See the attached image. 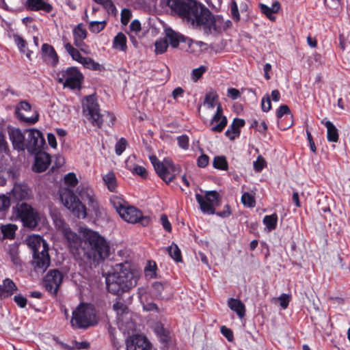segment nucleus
Returning <instances> with one entry per match:
<instances>
[{
  "mask_svg": "<svg viewBox=\"0 0 350 350\" xmlns=\"http://www.w3.org/2000/svg\"><path fill=\"white\" fill-rule=\"evenodd\" d=\"M176 17L188 28L202 31L206 36L219 30L216 16L198 0H176Z\"/></svg>",
  "mask_w": 350,
  "mask_h": 350,
  "instance_id": "nucleus-1",
  "label": "nucleus"
},
{
  "mask_svg": "<svg viewBox=\"0 0 350 350\" xmlns=\"http://www.w3.org/2000/svg\"><path fill=\"white\" fill-rule=\"evenodd\" d=\"M139 273L129 261L116 264L114 271L106 277V285L109 292L118 295L129 291L137 285Z\"/></svg>",
  "mask_w": 350,
  "mask_h": 350,
  "instance_id": "nucleus-2",
  "label": "nucleus"
},
{
  "mask_svg": "<svg viewBox=\"0 0 350 350\" xmlns=\"http://www.w3.org/2000/svg\"><path fill=\"white\" fill-rule=\"evenodd\" d=\"M83 249L90 258L105 259L109 255V245L106 239L98 232L87 228H81Z\"/></svg>",
  "mask_w": 350,
  "mask_h": 350,
  "instance_id": "nucleus-3",
  "label": "nucleus"
},
{
  "mask_svg": "<svg viewBox=\"0 0 350 350\" xmlns=\"http://www.w3.org/2000/svg\"><path fill=\"white\" fill-rule=\"evenodd\" d=\"M27 244L33 253L31 263L33 269L36 272H44L51 262L47 243L39 235H31L27 239Z\"/></svg>",
  "mask_w": 350,
  "mask_h": 350,
  "instance_id": "nucleus-4",
  "label": "nucleus"
},
{
  "mask_svg": "<svg viewBox=\"0 0 350 350\" xmlns=\"http://www.w3.org/2000/svg\"><path fill=\"white\" fill-rule=\"evenodd\" d=\"M83 112L92 124L100 128L103 123L108 125L113 124L115 117L109 112L100 113L99 105L94 95H90L82 102Z\"/></svg>",
  "mask_w": 350,
  "mask_h": 350,
  "instance_id": "nucleus-5",
  "label": "nucleus"
},
{
  "mask_svg": "<svg viewBox=\"0 0 350 350\" xmlns=\"http://www.w3.org/2000/svg\"><path fill=\"white\" fill-rule=\"evenodd\" d=\"M111 202L122 219L128 223H140L142 226H148L150 218L148 216H143L140 210L129 206L126 202L120 198L114 196L111 198Z\"/></svg>",
  "mask_w": 350,
  "mask_h": 350,
  "instance_id": "nucleus-6",
  "label": "nucleus"
},
{
  "mask_svg": "<svg viewBox=\"0 0 350 350\" xmlns=\"http://www.w3.org/2000/svg\"><path fill=\"white\" fill-rule=\"evenodd\" d=\"M96 323V313L92 305L81 304L72 312L71 319L72 327L85 329Z\"/></svg>",
  "mask_w": 350,
  "mask_h": 350,
  "instance_id": "nucleus-7",
  "label": "nucleus"
},
{
  "mask_svg": "<svg viewBox=\"0 0 350 350\" xmlns=\"http://www.w3.org/2000/svg\"><path fill=\"white\" fill-rule=\"evenodd\" d=\"M196 199L201 212L207 215L215 213V207L221 204V196L216 190L206 191L204 196L196 193Z\"/></svg>",
  "mask_w": 350,
  "mask_h": 350,
  "instance_id": "nucleus-8",
  "label": "nucleus"
},
{
  "mask_svg": "<svg viewBox=\"0 0 350 350\" xmlns=\"http://www.w3.org/2000/svg\"><path fill=\"white\" fill-rule=\"evenodd\" d=\"M60 199L63 204L78 218H85L87 215L86 208L77 198L73 191L64 189L60 193Z\"/></svg>",
  "mask_w": 350,
  "mask_h": 350,
  "instance_id": "nucleus-9",
  "label": "nucleus"
},
{
  "mask_svg": "<svg viewBox=\"0 0 350 350\" xmlns=\"http://www.w3.org/2000/svg\"><path fill=\"white\" fill-rule=\"evenodd\" d=\"M55 79L64 87L74 90L80 88L83 76L77 68L69 67L57 72Z\"/></svg>",
  "mask_w": 350,
  "mask_h": 350,
  "instance_id": "nucleus-10",
  "label": "nucleus"
},
{
  "mask_svg": "<svg viewBox=\"0 0 350 350\" xmlns=\"http://www.w3.org/2000/svg\"><path fill=\"white\" fill-rule=\"evenodd\" d=\"M17 215L23 225L28 228H35L39 221L38 213L29 204L22 202L18 204Z\"/></svg>",
  "mask_w": 350,
  "mask_h": 350,
  "instance_id": "nucleus-11",
  "label": "nucleus"
},
{
  "mask_svg": "<svg viewBox=\"0 0 350 350\" xmlns=\"http://www.w3.org/2000/svg\"><path fill=\"white\" fill-rule=\"evenodd\" d=\"M150 160L159 177L167 184L174 178V166L172 161L165 160L161 163L156 156L150 157Z\"/></svg>",
  "mask_w": 350,
  "mask_h": 350,
  "instance_id": "nucleus-12",
  "label": "nucleus"
},
{
  "mask_svg": "<svg viewBox=\"0 0 350 350\" xmlns=\"http://www.w3.org/2000/svg\"><path fill=\"white\" fill-rule=\"evenodd\" d=\"M26 149L31 153L40 152L45 144V140L42 133L36 129L27 130Z\"/></svg>",
  "mask_w": 350,
  "mask_h": 350,
  "instance_id": "nucleus-13",
  "label": "nucleus"
},
{
  "mask_svg": "<svg viewBox=\"0 0 350 350\" xmlns=\"http://www.w3.org/2000/svg\"><path fill=\"white\" fill-rule=\"evenodd\" d=\"M15 113L21 121L28 124H34L38 120V113L26 101H21L16 107Z\"/></svg>",
  "mask_w": 350,
  "mask_h": 350,
  "instance_id": "nucleus-14",
  "label": "nucleus"
},
{
  "mask_svg": "<svg viewBox=\"0 0 350 350\" xmlns=\"http://www.w3.org/2000/svg\"><path fill=\"white\" fill-rule=\"evenodd\" d=\"M125 345L126 350H155L146 337L139 334L129 336Z\"/></svg>",
  "mask_w": 350,
  "mask_h": 350,
  "instance_id": "nucleus-15",
  "label": "nucleus"
},
{
  "mask_svg": "<svg viewBox=\"0 0 350 350\" xmlns=\"http://www.w3.org/2000/svg\"><path fill=\"white\" fill-rule=\"evenodd\" d=\"M63 275L57 269L50 270L44 278L46 289L53 295H56L62 282Z\"/></svg>",
  "mask_w": 350,
  "mask_h": 350,
  "instance_id": "nucleus-16",
  "label": "nucleus"
},
{
  "mask_svg": "<svg viewBox=\"0 0 350 350\" xmlns=\"http://www.w3.org/2000/svg\"><path fill=\"white\" fill-rule=\"evenodd\" d=\"M165 38L157 40L154 43L156 54L165 53L169 46V42L173 48H175V31L170 27H165Z\"/></svg>",
  "mask_w": 350,
  "mask_h": 350,
  "instance_id": "nucleus-17",
  "label": "nucleus"
},
{
  "mask_svg": "<svg viewBox=\"0 0 350 350\" xmlns=\"http://www.w3.org/2000/svg\"><path fill=\"white\" fill-rule=\"evenodd\" d=\"M8 133L13 148L18 151L26 149L27 144L25 134L18 128L8 126Z\"/></svg>",
  "mask_w": 350,
  "mask_h": 350,
  "instance_id": "nucleus-18",
  "label": "nucleus"
},
{
  "mask_svg": "<svg viewBox=\"0 0 350 350\" xmlns=\"http://www.w3.org/2000/svg\"><path fill=\"white\" fill-rule=\"evenodd\" d=\"M214 123L217 124L212 126L211 131L216 133L222 132L228 124V119L223 116V109L220 104L217 105L216 112L210 121L211 125Z\"/></svg>",
  "mask_w": 350,
  "mask_h": 350,
  "instance_id": "nucleus-19",
  "label": "nucleus"
},
{
  "mask_svg": "<svg viewBox=\"0 0 350 350\" xmlns=\"http://www.w3.org/2000/svg\"><path fill=\"white\" fill-rule=\"evenodd\" d=\"M41 55L43 60L49 65L55 66L59 62V57L53 46L43 44L41 48Z\"/></svg>",
  "mask_w": 350,
  "mask_h": 350,
  "instance_id": "nucleus-20",
  "label": "nucleus"
},
{
  "mask_svg": "<svg viewBox=\"0 0 350 350\" xmlns=\"http://www.w3.org/2000/svg\"><path fill=\"white\" fill-rule=\"evenodd\" d=\"M12 196L16 200H29L33 198L31 189L25 184H16L12 190Z\"/></svg>",
  "mask_w": 350,
  "mask_h": 350,
  "instance_id": "nucleus-21",
  "label": "nucleus"
},
{
  "mask_svg": "<svg viewBox=\"0 0 350 350\" xmlns=\"http://www.w3.org/2000/svg\"><path fill=\"white\" fill-rule=\"evenodd\" d=\"M188 53H194L196 49L194 47V40L178 31H176V49Z\"/></svg>",
  "mask_w": 350,
  "mask_h": 350,
  "instance_id": "nucleus-22",
  "label": "nucleus"
},
{
  "mask_svg": "<svg viewBox=\"0 0 350 350\" xmlns=\"http://www.w3.org/2000/svg\"><path fill=\"white\" fill-rule=\"evenodd\" d=\"M245 121L242 118H235L225 132V135L230 140H234L241 133V128L245 126Z\"/></svg>",
  "mask_w": 350,
  "mask_h": 350,
  "instance_id": "nucleus-23",
  "label": "nucleus"
},
{
  "mask_svg": "<svg viewBox=\"0 0 350 350\" xmlns=\"http://www.w3.org/2000/svg\"><path fill=\"white\" fill-rule=\"evenodd\" d=\"M51 161V157L49 154L42 152H36L35 164L33 167V171L36 172L45 171L48 168Z\"/></svg>",
  "mask_w": 350,
  "mask_h": 350,
  "instance_id": "nucleus-24",
  "label": "nucleus"
},
{
  "mask_svg": "<svg viewBox=\"0 0 350 350\" xmlns=\"http://www.w3.org/2000/svg\"><path fill=\"white\" fill-rule=\"evenodd\" d=\"M321 123L327 129V140L329 142L336 143L339 140V131L334 124L327 118L321 120Z\"/></svg>",
  "mask_w": 350,
  "mask_h": 350,
  "instance_id": "nucleus-25",
  "label": "nucleus"
},
{
  "mask_svg": "<svg viewBox=\"0 0 350 350\" xmlns=\"http://www.w3.org/2000/svg\"><path fill=\"white\" fill-rule=\"evenodd\" d=\"M17 291L16 284L11 279L5 278L3 281V284H0V299L11 297Z\"/></svg>",
  "mask_w": 350,
  "mask_h": 350,
  "instance_id": "nucleus-26",
  "label": "nucleus"
},
{
  "mask_svg": "<svg viewBox=\"0 0 350 350\" xmlns=\"http://www.w3.org/2000/svg\"><path fill=\"white\" fill-rule=\"evenodd\" d=\"M228 306L237 314L239 318L242 319L245 317V306L241 299L234 297L229 298L228 299Z\"/></svg>",
  "mask_w": 350,
  "mask_h": 350,
  "instance_id": "nucleus-27",
  "label": "nucleus"
},
{
  "mask_svg": "<svg viewBox=\"0 0 350 350\" xmlns=\"http://www.w3.org/2000/svg\"><path fill=\"white\" fill-rule=\"evenodd\" d=\"M77 193L81 198L87 201L89 206H92L94 209L97 208V202L94 198L93 191L88 187H79L77 188Z\"/></svg>",
  "mask_w": 350,
  "mask_h": 350,
  "instance_id": "nucleus-28",
  "label": "nucleus"
},
{
  "mask_svg": "<svg viewBox=\"0 0 350 350\" xmlns=\"http://www.w3.org/2000/svg\"><path fill=\"white\" fill-rule=\"evenodd\" d=\"M135 159V156H131L126 161V167L133 174L141 176L142 178H146L148 172L146 168L143 166L133 164V162Z\"/></svg>",
  "mask_w": 350,
  "mask_h": 350,
  "instance_id": "nucleus-29",
  "label": "nucleus"
},
{
  "mask_svg": "<svg viewBox=\"0 0 350 350\" xmlns=\"http://www.w3.org/2000/svg\"><path fill=\"white\" fill-rule=\"evenodd\" d=\"M27 8L33 11L43 10L46 12H50L53 7L48 2L44 0H27Z\"/></svg>",
  "mask_w": 350,
  "mask_h": 350,
  "instance_id": "nucleus-30",
  "label": "nucleus"
},
{
  "mask_svg": "<svg viewBox=\"0 0 350 350\" xmlns=\"http://www.w3.org/2000/svg\"><path fill=\"white\" fill-rule=\"evenodd\" d=\"M88 31L82 23L78 24L73 29L75 44L81 47L83 44V40L86 38Z\"/></svg>",
  "mask_w": 350,
  "mask_h": 350,
  "instance_id": "nucleus-31",
  "label": "nucleus"
},
{
  "mask_svg": "<svg viewBox=\"0 0 350 350\" xmlns=\"http://www.w3.org/2000/svg\"><path fill=\"white\" fill-rule=\"evenodd\" d=\"M8 254L10 258L11 262L16 267H21L23 261L19 256L18 245L16 243L10 245L8 249Z\"/></svg>",
  "mask_w": 350,
  "mask_h": 350,
  "instance_id": "nucleus-32",
  "label": "nucleus"
},
{
  "mask_svg": "<svg viewBox=\"0 0 350 350\" xmlns=\"http://www.w3.org/2000/svg\"><path fill=\"white\" fill-rule=\"evenodd\" d=\"M278 217L276 213L271 215H267L262 219V223L265 226L267 232H271L277 228Z\"/></svg>",
  "mask_w": 350,
  "mask_h": 350,
  "instance_id": "nucleus-33",
  "label": "nucleus"
},
{
  "mask_svg": "<svg viewBox=\"0 0 350 350\" xmlns=\"http://www.w3.org/2000/svg\"><path fill=\"white\" fill-rule=\"evenodd\" d=\"M154 332L163 343H168L170 340V332L166 328H165L161 323H157L155 324Z\"/></svg>",
  "mask_w": 350,
  "mask_h": 350,
  "instance_id": "nucleus-34",
  "label": "nucleus"
},
{
  "mask_svg": "<svg viewBox=\"0 0 350 350\" xmlns=\"http://www.w3.org/2000/svg\"><path fill=\"white\" fill-rule=\"evenodd\" d=\"M154 332L163 343H168L170 340V332L166 328H165L161 323H157L155 324Z\"/></svg>",
  "mask_w": 350,
  "mask_h": 350,
  "instance_id": "nucleus-35",
  "label": "nucleus"
},
{
  "mask_svg": "<svg viewBox=\"0 0 350 350\" xmlns=\"http://www.w3.org/2000/svg\"><path fill=\"white\" fill-rule=\"evenodd\" d=\"M113 47L122 51H126V38L123 33L120 32L115 36L113 41Z\"/></svg>",
  "mask_w": 350,
  "mask_h": 350,
  "instance_id": "nucleus-36",
  "label": "nucleus"
},
{
  "mask_svg": "<svg viewBox=\"0 0 350 350\" xmlns=\"http://www.w3.org/2000/svg\"><path fill=\"white\" fill-rule=\"evenodd\" d=\"M62 234L66 239L71 247L76 248L79 244L80 239L79 236L75 232H72L70 228H68V230L65 231Z\"/></svg>",
  "mask_w": 350,
  "mask_h": 350,
  "instance_id": "nucleus-37",
  "label": "nucleus"
},
{
  "mask_svg": "<svg viewBox=\"0 0 350 350\" xmlns=\"http://www.w3.org/2000/svg\"><path fill=\"white\" fill-rule=\"evenodd\" d=\"M213 166L214 168L219 170H228V163L224 155L215 156L213 158Z\"/></svg>",
  "mask_w": 350,
  "mask_h": 350,
  "instance_id": "nucleus-38",
  "label": "nucleus"
},
{
  "mask_svg": "<svg viewBox=\"0 0 350 350\" xmlns=\"http://www.w3.org/2000/svg\"><path fill=\"white\" fill-rule=\"evenodd\" d=\"M64 47L68 54L72 57L73 60L82 64L83 59H84L85 57H83L78 49L75 48L70 43L68 42L64 45Z\"/></svg>",
  "mask_w": 350,
  "mask_h": 350,
  "instance_id": "nucleus-39",
  "label": "nucleus"
},
{
  "mask_svg": "<svg viewBox=\"0 0 350 350\" xmlns=\"http://www.w3.org/2000/svg\"><path fill=\"white\" fill-rule=\"evenodd\" d=\"M157 264L153 260H148L144 267L145 276L149 279L156 278L157 276Z\"/></svg>",
  "mask_w": 350,
  "mask_h": 350,
  "instance_id": "nucleus-40",
  "label": "nucleus"
},
{
  "mask_svg": "<svg viewBox=\"0 0 350 350\" xmlns=\"http://www.w3.org/2000/svg\"><path fill=\"white\" fill-rule=\"evenodd\" d=\"M241 201L243 205L247 208H254L256 205L254 195L249 192H244L242 194Z\"/></svg>",
  "mask_w": 350,
  "mask_h": 350,
  "instance_id": "nucleus-41",
  "label": "nucleus"
},
{
  "mask_svg": "<svg viewBox=\"0 0 350 350\" xmlns=\"http://www.w3.org/2000/svg\"><path fill=\"white\" fill-rule=\"evenodd\" d=\"M53 219L55 228L62 233L68 230L69 228L68 225L64 221L62 217L58 214H54L53 215Z\"/></svg>",
  "mask_w": 350,
  "mask_h": 350,
  "instance_id": "nucleus-42",
  "label": "nucleus"
},
{
  "mask_svg": "<svg viewBox=\"0 0 350 350\" xmlns=\"http://www.w3.org/2000/svg\"><path fill=\"white\" fill-rule=\"evenodd\" d=\"M103 180L107 188L111 191H114L116 189V178L113 172H109L103 177Z\"/></svg>",
  "mask_w": 350,
  "mask_h": 350,
  "instance_id": "nucleus-43",
  "label": "nucleus"
},
{
  "mask_svg": "<svg viewBox=\"0 0 350 350\" xmlns=\"http://www.w3.org/2000/svg\"><path fill=\"white\" fill-rule=\"evenodd\" d=\"M107 25L106 21H90L88 28L90 31L94 33H98L103 31Z\"/></svg>",
  "mask_w": 350,
  "mask_h": 350,
  "instance_id": "nucleus-44",
  "label": "nucleus"
},
{
  "mask_svg": "<svg viewBox=\"0 0 350 350\" xmlns=\"http://www.w3.org/2000/svg\"><path fill=\"white\" fill-rule=\"evenodd\" d=\"M160 5L165 12L175 15V0H161Z\"/></svg>",
  "mask_w": 350,
  "mask_h": 350,
  "instance_id": "nucleus-45",
  "label": "nucleus"
},
{
  "mask_svg": "<svg viewBox=\"0 0 350 350\" xmlns=\"http://www.w3.org/2000/svg\"><path fill=\"white\" fill-rule=\"evenodd\" d=\"M16 230V226L14 224H8L5 226H2L1 232L3 234V237L7 239H14L15 231Z\"/></svg>",
  "mask_w": 350,
  "mask_h": 350,
  "instance_id": "nucleus-46",
  "label": "nucleus"
},
{
  "mask_svg": "<svg viewBox=\"0 0 350 350\" xmlns=\"http://www.w3.org/2000/svg\"><path fill=\"white\" fill-rule=\"evenodd\" d=\"M230 9L232 20L234 22H239L241 19V16L239 10V6L235 0H230Z\"/></svg>",
  "mask_w": 350,
  "mask_h": 350,
  "instance_id": "nucleus-47",
  "label": "nucleus"
},
{
  "mask_svg": "<svg viewBox=\"0 0 350 350\" xmlns=\"http://www.w3.org/2000/svg\"><path fill=\"white\" fill-rule=\"evenodd\" d=\"M81 64L85 68L91 69L92 70H100L102 68L101 65L94 62L92 58L88 57H85V58L83 59Z\"/></svg>",
  "mask_w": 350,
  "mask_h": 350,
  "instance_id": "nucleus-48",
  "label": "nucleus"
},
{
  "mask_svg": "<svg viewBox=\"0 0 350 350\" xmlns=\"http://www.w3.org/2000/svg\"><path fill=\"white\" fill-rule=\"evenodd\" d=\"M285 115H289L291 118H293L289 107L287 105L283 104L281 105L276 110L275 116L278 119V122L280 121V120Z\"/></svg>",
  "mask_w": 350,
  "mask_h": 350,
  "instance_id": "nucleus-49",
  "label": "nucleus"
},
{
  "mask_svg": "<svg viewBox=\"0 0 350 350\" xmlns=\"http://www.w3.org/2000/svg\"><path fill=\"white\" fill-rule=\"evenodd\" d=\"M207 67L205 66H200L198 68H194L191 72V79L193 82H197L205 73Z\"/></svg>",
  "mask_w": 350,
  "mask_h": 350,
  "instance_id": "nucleus-50",
  "label": "nucleus"
},
{
  "mask_svg": "<svg viewBox=\"0 0 350 350\" xmlns=\"http://www.w3.org/2000/svg\"><path fill=\"white\" fill-rule=\"evenodd\" d=\"M128 142L125 138L121 137L119 139L115 145L116 154L118 156L121 155L122 152L126 150Z\"/></svg>",
  "mask_w": 350,
  "mask_h": 350,
  "instance_id": "nucleus-51",
  "label": "nucleus"
},
{
  "mask_svg": "<svg viewBox=\"0 0 350 350\" xmlns=\"http://www.w3.org/2000/svg\"><path fill=\"white\" fill-rule=\"evenodd\" d=\"M267 166V162L262 155H258L253 162V167L256 172H260Z\"/></svg>",
  "mask_w": 350,
  "mask_h": 350,
  "instance_id": "nucleus-52",
  "label": "nucleus"
},
{
  "mask_svg": "<svg viewBox=\"0 0 350 350\" xmlns=\"http://www.w3.org/2000/svg\"><path fill=\"white\" fill-rule=\"evenodd\" d=\"M259 8L260 12L266 16V17L271 21H275V16L273 15V12L271 7L264 3H260Z\"/></svg>",
  "mask_w": 350,
  "mask_h": 350,
  "instance_id": "nucleus-53",
  "label": "nucleus"
},
{
  "mask_svg": "<svg viewBox=\"0 0 350 350\" xmlns=\"http://www.w3.org/2000/svg\"><path fill=\"white\" fill-rule=\"evenodd\" d=\"M217 98L218 96L216 92L213 90H211L205 94L204 103L207 104L209 107L213 108L215 106L214 103Z\"/></svg>",
  "mask_w": 350,
  "mask_h": 350,
  "instance_id": "nucleus-54",
  "label": "nucleus"
},
{
  "mask_svg": "<svg viewBox=\"0 0 350 350\" xmlns=\"http://www.w3.org/2000/svg\"><path fill=\"white\" fill-rule=\"evenodd\" d=\"M113 309L116 312L118 316L128 312L127 306L120 300H117L113 304Z\"/></svg>",
  "mask_w": 350,
  "mask_h": 350,
  "instance_id": "nucleus-55",
  "label": "nucleus"
},
{
  "mask_svg": "<svg viewBox=\"0 0 350 350\" xmlns=\"http://www.w3.org/2000/svg\"><path fill=\"white\" fill-rule=\"evenodd\" d=\"M176 141L178 146L186 150L189 149V138L187 135H181L176 137Z\"/></svg>",
  "mask_w": 350,
  "mask_h": 350,
  "instance_id": "nucleus-56",
  "label": "nucleus"
},
{
  "mask_svg": "<svg viewBox=\"0 0 350 350\" xmlns=\"http://www.w3.org/2000/svg\"><path fill=\"white\" fill-rule=\"evenodd\" d=\"M202 151L201 154L197 158L196 163L197 166L200 168L206 167L209 163L210 158L209 157L203 152L202 149H200Z\"/></svg>",
  "mask_w": 350,
  "mask_h": 350,
  "instance_id": "nucleus-57",
  "label": "nucleus"
},
{
  "mask_svg": "<svg viewBox=\"0 0 350 350\" xmlns=\"http://www.w3.org/2000/svg\"><path fill=\"white\" fill-rule=\"evenodd\" d=\"M278 299L280 302V307L283 310H285L289 305V303L291 300V295L290 294L283 293L278 297Z\"/></svg>",
  "mask_w": 350,
  "mask_h": 350,
  "instance_id": "nucleus-58",
  "label": "nucleus"
},
{
  "mask_svg": "<svg viewBox=\"0 0 350 350\" xmlns=\"http://www.w3.org/2000/svg\"><path fill=\"white\" fill-rule=\"evenodd\" d=\"M261 109L263 112L267 113L271 109V102L270 96L266 94L261 99Z\"/></svg>",
  "mask_w": 350,
  "mask_h": 350,
  "instance_id": "nucleus-59",
  "label": "nucleus"
},
{
  "mask_svg": "<svg viewBox=\"0 0 350 350\" xmlns=\"http://www.w3.org/2000/svg\"><path fill=\"white\" fill-rule=\"evenodd\" d=\"M214 215L222 219L228 218L232 215V210L230 204H226L221 211H217L216 209H215Z\"/></svg>",
  "mask_w": 350,
  "mask_h": 350,
  "instance_id": "nucleus-60",
  "label": "nucleus"
},
{
  "mask_svg": "<svg viewBox=\"0 0 350 350\" xmlns=\"http://www.w3.org/2000/svg\"><path fill=\"white\" fill-rule=\"evenodd\" d=\"M220 332L228 342H232L234 340L233 331L230 328L226 325H222L220 327Z\"/></svg>",
  "mask_w": 350,
  "mask_h": 350,
  "instance_id": "nucleus-61",
  "label": "nucleus"
},
{
  "mask_svg": "<svg viewBox=\"0 0 350 350\" xmlns=\"http://www.w3.org/2000/svg\"><path fill=\"white\" fill-rule=\"evenodd\" d=\"M293 118L290 116L289 119H284L283 120L278 121V125L280 129L285 131L291 128L293 125Z\"/></svg>",
  "mask_w": 350,
  "mask_h": 350,
  "instance_id": "nucleus-62",
  "label": "nucleus"
},
{
  "mask_svg": "<svg viewBox=\"0 0 350 350\" xmlns=\"http://www.w3.org/2000/svg\"><path fill=\"white\" fill-rule=\"evenodd\" d=\"M94 2H96L98 4L101 5L105 9L109 11H113L116 8L113 5V3L111 0H93Z\"/></svg>",
  "mask_w": 350,
  "mask_h": 350,
  "instance_id": "nucleus-63",
  "label": "nucleus"
},
{
  "mask_svg": "<svg viewBox=\"0 0 350 350\" xmlns=\"http://www.w3.org/2000/svg\"><path fill=\"white\" fill-rule=\"evenodd\" d=\"M64 181L66 185L71 187H75L78 183L77 176L74 173H68L64 177Z\"/></svg>",
  "mask_w": 350,
  "mask_h": 350,
  "instance_id": "nucleus-64",
  "label": "nucleus"
}]
</instances>
